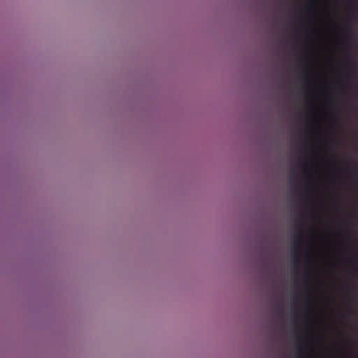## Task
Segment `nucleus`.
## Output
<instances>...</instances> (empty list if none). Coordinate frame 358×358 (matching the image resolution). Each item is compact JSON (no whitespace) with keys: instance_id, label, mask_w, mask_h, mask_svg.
<instances>
[{"instance_id":"6e6552de","label":"nucleus","mask_w":358,"mask_h":358,"mask_svg":"<svg viewBox=\"0 0 358 358\" xmlns=\"http://www.w3.org/2000/svg\"><path fill=\"white\" fill-rule=\"evenodd\" d=\"M308 303H310V298L309 296L308 297Z\"/></svg>"},{"instance_id":"20e7f679","label":"nucleus","mask_w":358,"mask_h":358,"mask_svg":"<svg viewBox=\"0 0 358 358\" xmlns=\"http://www.w3.org/2000/svg\"><path fill=\"white\" fill-rule=\"evenodd\" d=\"M350 3V4H351V6H352V11H353L354 13H357V8H356V6H355V1H351Z\"/></svg>"},{"instance_id":"1a4fd4ad","label":"nucleus","mask_w":358,"mask_h":358,"mask_svg":"<svg viewBox=\"0 0 358 358\" xmlns=\"http://www.w3.org/2000/svg\"><path fill=\"white\" fill-rule=\"evenodd\" d=\"M357 94H358V92H357Z\"/></svg>"},{"instance_id":"0eeeda50","label":"nucleus","mask_w":358,"mask_h":358,"mask_svg":"<svg viewBox=\"0 0 358 358\" xmlns=\"http://www.w3.org/2000/svg\"><path fill=\"white\" fill-rule=\"evenodd\" d=\"M297 358H303L301 350H299L298 353H297Z\"/></svg>"},{"instance_id":"39448f33","label":"nucleus","mask_w":358,"mask_h":358,"mask_svg":"<svg viewBox=\"0 0 358 358\" xmlns=\"http://www.w3.org/2000/svg\"><path fill=\"white\" fill-rule=\"evenodd\" d=\"M352 29H348V31H347V36H348V38H350L352 36Z\"/></svg>"},{"instance_id":"423d86ee","label":"nucleus","mask_w":358,"mask_h":358,"mask_svg":"<svg viewBox=\"0 0 358 358\" xmlns=\"http://www.w3.org/2000/svg\"><path fill=\"white\" fill-rule=\"evenodd\" d=\"M296 225H297V227L299 229H301L303 225H302V222H301V220H298L297 222H296Z\"/></svg>"},{"instance_id":"f257e3e1","label":"nucleus","mask_w":358,"mask_h":358,"mask_svg":"<svg viewBox=\"0 0 358 358\" xmlns=\"http://www.w3.org/2000/svg\"><path fill=\"white\" fill-rule=\"evenodd\" d=\"M301 237H302V234H301V232H300L299 234L296 237H295L294 239V247H293L292 253H293L294 257L296 259H299V258L300 257V254H301L300 248L301 246Z\"/></svg>"},{"instance_id":"f03ea898","label":"nucleus","mask_w":358,"mask_h":358,"mask_svg":"<svg viewBox=\"0 0 358 358\" xmlns=\"http://www.w3.org/2000/svg\"><path fill=\"white\" fill-rule=\"evenodd\" d=\"M348 66L353 70V71H357V64L356 62L352 59H348L347 62Z\"/></svg>"},{"instance_id":"7ed1b4c3","label":"nucleus","mask_w":358,"mask_h":358,"mask_svg":"<svg viewBox=\"0 0 358 358\" xmlns=\"http://www.w3.org/2000/svg\"><path fill=\"white\" fill-rule=\"evenodd\" d=\"M305 204H306V206H308V207L309 208V209H310V210H313V201L310 199V198H309V197H307V198L306 199Z\"/></svg>"}]
</instances>
